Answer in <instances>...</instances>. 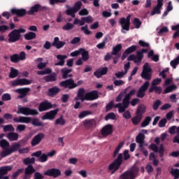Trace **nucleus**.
Listing matches in <instances>:
<instances>
[{
    "label": "nucleus",
    "instance_id": "obj_1",
    "mask_svg": "<svg viewBox=\"0 0 179 179\" xmlns=\"http://www.w3.org/2000/svg\"><path fill=\"white\" fill-rule=\"evenodd\" d=\"M13 120L14 122L22 124H30L31 121V124L34 127H43V122H40L38 118H34L32 120L30 117L20 116L18 117H14Z\"/></svg>",
    "mask_w": 179,
    "mask_h": 179
},
{
    "label": "nucleus",
    "instance_id": "obj_2",
    "mask_svg": "<svg viewBox=\"0 0 179 179\" xmlns=\"http://www.w3.org/2000/svg\"><path fill=\"white\" fill-rule=\"evenodd\" d=\"M26 33V29L23 28H20L18 29H13L8 34V43H16L17 41H20L22 38V34Z\"/></svg>",
    "mask_w": 179,
    "mask_h": 179
},
{
    "label": "nucleus",
    "instance_id": "obj_3",
    "mask_svg": "<svg viewBox=\"0 0 179 179\" xmlns=\"http://www.w3.org/2000/svg\"><path fill=\"white\" fill-rule=\"evenodd\" d=\"M83 80H80L77 82V83H75V80L73 78H69L66 80L62 81L59 83V86L60 87H64V89H69V90H72V89H75L78 87V86H80V85H83Z\"/></svg>",
    "mask_w": 179,
    "mask_h": 179
},
{
    "label": "nucleus",
    "instance_id": "obj_4",
    "mask_svg": "<svg viewBox=\"0 0 179 179\" xmlns=\"http://www.w3.org/2000/svg\"><path fill=\"white\" fill-rule=\"evenodd\" d=\"M122 159H124V157L122 156V154L120 153L117 155V159L109 164L108 170L111 171L110 174L112 176L113 174H115V172L120 170V167H121V164H122Z\"/></svg>",
    "mask_w": 179,
    "mask_h": 179
},
{
    "label": "nucleus",
    "instance_id": "obj_5",
    "mask_svg": "<svg viewBox=\"0 0 179 179\" xmlns=\"http://www.w3.org/2000/svg\"><path fill=\"white\" fill-rule=\"evenodd\" d=\"M139 173V168L134 166L130 170L124 171L120 176V179H135L138 177Z\"/></svg>",
    "mask_w": 179,
    "mask_h": 179
},
{
    "label": "nucleus",
    "instance_id": "obj_6",
    "mask_svg": "<svg viewBox=\"0 0 179 179\" xmlns=\"http://www.w3.org/2000/svg\"><path fill=\"white\" fill-rule=\"evenodd\" d=\"M19 149H20V143H15L11 145V148H3L2 152H0V156L3 159L7 156H10L12 153L17 152Z\"/></svg>",
    "mask_w": 179,
    "mask_h": 179
},
{
    "label": "nucleus",
    "instance_id": "obj_7",
    "mask_svg": "<svg viewBox=\"0 0 179 179\" xmlns=\"http://www.w3.org/2000/svg\"><path fill=\"white\" fill-rule=\"evenodd\" d=\"M119 23L122 26L121 31L125 34V31H129L131 27V15H129L126 18L121 17Z\"/></svg>",
    "mask_w": 179,
    "mask_h": 179
},
{
    "label": "nucleus",
    "instance_id": "obj_8",
    "mask_svg": "<svg viewBox=\"0 0 179 179\" xmlns=\"http://www.w3.org/2000/svg\"><path fill=\"white\" fill-rule=\"evenodd\" d=\"M17 114H22L23 115H38V111L29 107H22L19 106Z\"/></svg>",
    "mask_w": 179,
    "mask_h": 179
},
{
    "label": "nucleus",
    "instance_id": "obj_9",
    "mask_svg": "<svg viewBox=\"0 0 179 179\" xmlns=\"http://www.w3.org/2000/svg\"><path fill=\"white\" fill-rule=\"evenodd\" d=\"M141 76L145 80H150L152 79V68L149 66V63L144 64Z\"/></svg>",
    "mask_w": 179,
    "mask_h": 179
},
{
    "label": "nucleus",
    "instance_id": "obj_10",
    "mask_svg": "<svg viewBox=\"0 0 179 179\" xmlns=\"http://www.w3.org/2000/svg\"><path fill=\"white\" fill-rule=\"evenodd\" d=\"M135 93H136V90L133 89L124 97L122 103V107L124 108V111L126 108L129 107V104H131V97H132Z\"/></svg>",
    "mask_w": 179,
    "mask_h": 179
},
{
    "label": "nucleus",
    "instance_id": "obj_11",
    "mask_svg": "<svg viewBox=\"0 0 179 179\" xmlns=\"http://www.w3.org/2000/svg\"><path fill=\"white\" fill-rule=\"evenodd\" d=\"M47 9L46 6H41L40 3H36L30 7L29 10L27 11V15L33 16L34 13H38L40 12H44Z\"/></svg>",
    "mask_w": 179,
    "mask_h": 179
},
{
    "label": "nucleus",
    "instance_id": "obj_12",
    "mask_svg": "<svg viewBox=\"0 0 179 179\" xmlns=\"http://www.w3.org/2000/svg\"><path fill=\"white\" fill-rule=\"evenodd\" d=\"M94 18L93 17L88 15L87 17H82L81 20L78 18H75L73 21V24H79L80 26H85V23L90 24L93 22Z\"/></svg>",
    "mask_w": 179,
    "mask_h": 179
},
{
    "label": "nucleus",
    "instance_id": "obj_13",
    "mask_svg": "<svg viewBox=\"0 0 179 179\" xmlns=\"http://www.w3.org/2000/svg\"><path fill=\"white\" fill-rule=\"evenodd\" d=\"M150 85V83L149 81H145L144 84L138 89L136 96L138 99H143L145 95L146 94V90L149 89V86Z\"/></svg>",
    "mask_w": 179,
    "mask_h": 179
},
{
    "label": "nucleus",
    "instance_id": "obj_14",
    "mask_svg": "<svg viewBox=\"0 0 179 179\" xmlns=\"http://www.w3.org/2000/svg\"><path fill=\"white\" fill-rule=\"evenodd\" d=\"M10 59L11 62L17 64L20 61H24V59H26V52H24V51H22L20 54L15 53L11 55Z\"/></svg>",
    "mask_w": 179,
    "mask_h": 179
},
{
    "label": "nucleus",
    "instance_id": "obj_15",
    "mask_svg": "<svg viewBox=\"0 0 179 179\" xmlns=\"http://www.w3.org/2000/svg\"><path fill=\"white\" fill-rule=\"evenodd\" d=\"M58 113H59V109L58 108L47 112L46 113H45L44 115L42 116V120H48L49 121H54Z\"/></svg>",
    "mask_w": 179,
    "mask_h": 179
},
{
    "label": "nucleus",
    "instance_id": "obj_16",
    "mask_svg": "<svg viewBox=\"0 0 179 179\" xmlns=\"http://www.w3.org/2000/svg\"><path fill=\"white\" fill-rule=\"evenodd\" d=\"M45 138V134L43 132H40L38 134L35 135L31 141V145L32 147L37 146V145H40L41 143V141Z\"/></svg>",
    "mask_w": 179,
    "mask_h": 179
},
{
    "label": "nucleus",
    "instance_id": "obj_17",
    "mask_svg": "<svg viewBox=\"0 0 179 179\" xmlns=\"http://www.w3.org/2000/svg\"><path fill=\"white\" fill-rule=\"evenodd\" d=\"M51 108H54V106H52V103H51V102L48 101V100L41 102L38 106V111L40 113L51 110Z\"/></svg>",
    "mask_w": 179,
    "mask_h": 179
},
{
    "label": "nucleus",
    "instance_id": "obj_18",
    "mask_svg": "<svg viewBox=\"0 0 179 179\" xmlns=\"http://www.w3.org/2000/svg\"><path fill=\"white\" fill-rule=\"evenodd\" d=\"M99 99V92L94 90L85 94V99L87 101H93Z\"/></svg>",
    "mask_w": 179,
    "mask_h": 179
},
{
    "label": "nucleus",
    "instance_id": "obj_19",
    "mask_svg": "<svg viewBox=\"0 0 179 179\" xmlns=\"http://www.w3.org/2000/svg\"><path fill=\"white\" fill-rule=\"evenodd\" d=\"M163 1L164 0H157V5L153 8L151 11L150 15L155 16V15H160L162 13V8H163Z\"/></svg>",
    "mask_w": 179,
    "mask_h": 179
},
{
    "label": "nucleus",
    "instance_id": "obj_20",
    "mask_svg": "<svg viewBox=\"0 0 179 179\" xmlns=\"http://www.w3.org/2000/svg\"><path fill=\"white\" fill-rule=\"evenodd\" d=\"M72 71V69H68L66 67L62 69L60 72L62 79H64V80H68L69 78H73V75L71 73Z\"/></svg>",
    "mask_w": 179,
    "mask_h": 179
},
{
    "label": "nucleus",
    "instance_id": "obj_21",
    "mask_svg": "<svg viewBox=\"0 0 179 179\" xmlns=\"http://www.w3.org/2000/svg\"><path fill=\"white\" fill-rule=\"evenodd\" d=\"M36 173V169L33 166V165L29 164L24 169V174L23 176L22 179H29L31 177L32 174Z\"/></svg>",
    "mask_w": 179,
    "mask_h": 179
},
{
    "label": "nucleus",
    "instance_id": "obj_22",
    "mask_svg": "<svg viewBox=\"0 0 179 179\" xmlns=\"http://www.w3.org/2000/svg\"><path fill=\"white\" fill-rule=\"evenodd\" d=\"M44 176H48V177L57 178V177H59V176H61V171L55 168L48 169L44 173Z\"/></svg>",
    "mask_w": 179,
    "mask_h": 179
},
{
    "label": "nucleus",
    "instance_id": "obj_23",
    "mask_svg": "<svg viewBox=\"0 0 179 179\" xmlns=\"http://www.w3.org/2000/svg\"><path fill=\"white\" fill-rule=\"evenodd\" d=\"M11 15H15L18 17H23V16H26L27 15V10L24 8H13L10 10Z\"/></svg>",
    "mask_w": 179,
    "mask_h": 179
},
{
    "label": "nucleus",
    "instance_id": "obj_24",
    "mask_svg": "<svg viewBox=\"0 0 179 179\" xmlns=\"http://www.w3.org/2000/svg\"><path fill=\"white\" fill-rule=\"evenodd\" d=\"M83 125L85 129H93V128H96L97 122L94 119L85 120L83 122Z\"/></svg>",
    "mask_w": 179,
    "mask_h": 179
},
{
    "label": "nucleus",
    "instance_id": "obj_25",
    "mask_svg": "<svg viewBox=\"0 0 179 179\" xmlns=\"http://www.w3.org/2000/svg\"><path fill=\"white\" fill-rule=\"evenodd\" d=\"M107 72H108V67L99 68L94 72V76L100 79L104 75H107Z\"/></svg>",
    "mask_w": 179,
    "mask_h": 179
},
{
    "label": "nucleus",
    "instance_id": "obj_26",
    "mask_svg": "<svg viewBox=\"0 0 179 179\" xmlns=\"http://www.w3.org/2000/svg\"><path fill=\"white\" fill-rule=\"evenodd\" d=\"M101 133L105 138L108 136V135H111L113 134V126L111 124L105 125L101 130Z\"/></svg>",
    "mask_w": 179,
    "mask_h": 179
},
{
    "label": "nucleus",
    "instance_id": "obj_27",
    "mask_svg": "<svg viewBox=\"0 0 179 179\" xmlns=\"http://www.w3.org/2000/svg\"><path fill=\"white\" fill-rule=\"evenodd\" d=\"M29 92H30V88L29 87L19 88L15 90V93H18V94H20L18 96V99H23L24 97H26Z\"/></svg>",
    "mask_w": 179,
    "mask_h": 179
},
{
    "label": "nucleus",
    "instance_id": "obj_28",
    "mask_svg": "<svg viewBox=\"0 0 179 179\" xmlns=\"http://www.w3.org/2000/svg\"><path fill=\"white\" fill-rule=\"evenodd\" d=\"M136 48H137L136 45H133L129 47L127 49H126L122 56V61H124L129 54H132V52H135L136 51Z\"/></svg>",
    "mask_w": 179,
    "mask_h": 179
},
{
    "label": "nucleus",
    "instance_id": "obj_29",
    "mask_svg": "<svg viewBox=\"0 0 179 179\" xmlns=\"http://www.w3.org/2000/svg\"><path fill=\"white\" fill-rule=\"evenodd\" d=\"M60 92H61V88L57 86H54L53 87L50 88L48 90V96H49V97H55V96L59 94Z\"/></svg>",
    "mask_w": 179,
    "mask_h": 179
},
{
    "label": "nucleus",
    "instance_id": "obj_30",
    "mask_svg": "<svg viewBox=\"0 0 179 179\" xmlns=\"http://www.w3.org/2000/svg\"><path fill=\"white\" fill-rule=\"evenodd\" d=\"M66 44V42L59 41V37H55L53 42L52 43V46L55 47L57 50L64 48V45Z\"/></svg>",
    "mask_w": 179,
    "mask_h": 179
},
{
    "label": "nucleus",
    "instance_id": "obj_31",
    "mask_svg": "<svg viewBox=\"0 0 179 179\" xmlns=\"http://www.w3.org/2000/svg\"><path fill=\"white\" fill-rule=\"evenodd\" d=\"M136 143L139 144V148L142 149L145 143V134H143V133H139L136 137Z\"/></svg>",
    "mask_w": 179,
    "mask_h": 179
},
{
    "label": "nucleus",
    "instance_id": "obj_32",
    "mask_svg": "<svg viewBox=\"0 0 179 179\" xmlns=\"http://www.w3.org/2000/svg\"><path fill=\"white\" fill-rule=\"evenodd\" d=\"M68 58V56L66 55H57V59L59 60V62L55 63V66H64L65 65V59Z\"/></svg>",
    "mask_w": 179,
    "mask_h": 179
},
{
    "label": "nucleus",
    "instance_id": "obj_33",
    "mask_svg": "<svg viewBox=\"0 0 179 179\" xmlns=\"http://www.w3.org/2000/svg\"><path fill=\"white\" fill-rule=\"evenodd\" d=\"M43 80L46 83L57 82V73H53L50 75L43 77Z\"/></svg>",
    "mask_w": 179,
    "mask_h": 179
},
{
    "label": "nucleus",
    "instance_id": "obj_34",
    "mask_svg": "<svg viewBox=\"0 0 179 179\" xmlns=\"http://www.w3.org/2000/svg\"><path fill=\"white\" fill-rule=\"evenodd\" d=\"M6 136L8 141H10V142H14L19 139V134L15 132H10L7 134Z\"/></svg>",
    "mask_w": 179,
    "mask_h": 179
},
{
    "label": "nucleus",
    "instance_id": "obj_35",
    "mask_svg": "<svg viewBox=\"0 0 179 179\" xmlns=\"http://www.w3.org/2000/svg\"><path fill=\"white\" fill-rule=\"evenodd\" d=\"M12 170V166H6L0 168V179L3 177V176L8 174V171H10Z\"/></svg>",
    "mask_w": 179,
    "mask_h": 179
},
{
    "label": "nucleus",
    "instance_id": "obj_36",
    "mask_svg": "<svg viewBox=\"0 0 179 179\" xmlns=\"http://www.w3.org/2000/svg\"><path fill=\"white\" fill-rule=\"evenodd\" d=\"M80 54L82 55L81 59H83V61H89V58H90V56L89 55V51L83 48H80Z\"/></svg>",
    "mask_w": 179,
    "mask_h": 179
},
{
    "label": "nucleus",
    "instance_id": "obj_37",
    "mask_svg": "<svg viewBox=\"0 0 179 179\" xmlns=\"http://www.w3.org/2000/svg\"><path fill=\"white\" fill-rule=\"evenodd\" d=\"M146 113V106L144 104H141L138 106L137 110L136 111V114L141 115H143Z\"/></svg>",
    "mask_w": 179,
    "mask_h": 179
},
{
    "label": "nucleus",
    "instance_id": "obj_38",
    "mask_svg": "<svg viewBox=\"0 0 179 179\" xmlns=\"http://www.w3.org/2000/svg\"><path fill=\"white\" fill-rule=\"evenodd\" d=\"M37 37L36 32L30 31L24 35V38L27 41L34 40Z\"/></svg>",
    "mask_w": 179,
    "mask_h": 179
},
{
    "label": "nucleus",
    "instance_id": "obj_39",
    "mask_svg": "<svg viewBox=\"0 0 179 179\" xmlns=\"http://www.w3.org/2000/svg\"><path fill=\"white\" fill-rule=\"evenodd\" d=\"M122 50V45L119 43L113 48L111 55H118V52Z\"/></svg>",
    "mask_w": 179,
    "mask_h": 179
},
{
    "label": "nucleus",
    "instance_id": "obj_40",
    "mask_svg": "<svg viewBox=\"0 0 179 179\" xmlns=\"http://www.w3.org/2000/svg\"><path fill=\"white\" fill-rule=\"evenodd\" d=\"M154 91H155V93H157V94H162V92H163V88H162V87L160 86L150 87L148 90L149 93H153Z\"/></svg>",
    "mask_w": 179,
    "mask_h": 179
},
{
    "label": "nucleus",
    "instance_id": "obj_41",
    "mask_svg": "<svg viewBox=\"0 0 179 179\" xmlns=\"http://www.w3.org/2000/svg\"><path fill=\"white\" fill-rule=\"evenodd\" d=\"M19 75V70L13 68V67H11L10 68V73H9V78L10 79H15V78H17V76H18Z\"/></svg>",
    "mask_w": 179,
    "mask_h": 179
},
{
    "label": "nucleus",
    "instance_id": "obj_42",
    "mask_svg": "<svg viewBox=\"0 0 179 179\" xmlns=\"http://www.w3.org/2000/svg\"><path fill=\"white\" fill-rule=\"evenodd\" d=\"M65 124H66V121L64 119L63 115H61L55 121V125H61L62 127H64Z\"/></svg>",
    "mask_w": 179,
    "mask_h": 179
},
{
    "label": "nucleus",
    "instance_id": "obj_43",
    "mask_svg": "<svg viewBox=\"0 0 179 179\" xmlns=\"http://www.w3.org/2000/svg\"><path fill=\"white\" fill-rule=\"evenodd\" d=\"M23 163L25 166H29V164H34L36 163V158L32 157H27L23 159Z\"/></svg>",
    "mask_w": 179,
    "mask_h": 179
},
{
    "label": "nucleus",
    "instance_id": "obj_44",
    "mask_svg": "<svg viewBox=\"0 0 179 179\" xmlns=\"http://www.w3.org/2000/svg\"><path fill=\"white\" fill-rule=\"evenodd\" d=\"M77 96L80 98L81 101H85L86 99H85V89L84 88H80L78 91Z\"/></svg>",
    "mask_w": 179,
    "mask_h": 179
},
{
    "label": "nucleus",
    "instance_id": "obj_45",
    "mask_svg": "<svg viewBox=\"0 0 179 179\" xmlns=\"http://www.w3.org/2000/svg\"><path fill=\"white\" fill-rule=\"evenodd\" d=\"M108 40V37H104L103 41L96 45V48H98L99 50H104V47H106V44H107Z\"/></svg>",
    "mask_w": 179,
    "mask_h": 179
},
{
    "label": "nucleus",
    "instance_id": "obj_46",
    "mask_svg": "<svg viewBox=\"0 0 179 179\" xmlns=\"http://www.w3.org/2000/svg\"><path fill=\"white\" fill-rule=\"evenodd\" d=\"M141 120H142V116L138 114H136V116L131 118V121L134 125H138V124L141 122Z\"/></svg>",
    "mask_w": 179,
    "mask_h": 179
},
{
    "label": "nucleus",
    "instance_id": "obj_47",
    "mask_svg": "<svg viewBox=\"0 0 179 179\" xmlns=\"http://www.w3.org/2000/svg\"><path fill=\"white\" fill-rule=\"evenodd\" d=\"M142 59H143V55L140 52H136V56H135V64H141L142 62Z\"/></svg>",
    "mask_w": 179,
    "mask_h": 179
},
{
    "label": "nucleus",
    "instance_id": "obj_48",
    "mask_svg": "<svg viewBox=\"0 0 179 179\" xmlns=\"http://www.w3.org/2000/svg\"><path fill=\"white\" fill-rule=\"evenodd\" d=\"M176 89H177V85H176L168 86L165 88L164 94H167V93H171V92H173V90H176Z\"/></svg>",
    "mask_w": 179,
    "mask_h": 179
},
{
    "label": "nucleus",
    "instance_id": "obj_49",
    "mask_svg": "<svg viewBox=\"0 0 179 179\" xmlns=\"http://www.w3.org/2000/svg\"><path fill=\"white\" fill-rule=\"evenodd\" d=\"M151 121H152V117L150 116L145 117V118L141 123V127L143 128H145V127H148V125H149V124H150Z\"/></svg>",
    "mask_w": 179,
    "mask_h": 179
},
{
    "label": "nucleus",
    "instance_id": "obj_50",
    "mask_svg": "<svg viewBox=\"0 0 179 179\" xmlns=\"http://www.w3.org/2000/svg\"><path fill=\"white\" fill-rule=\"evenodd\" d=\"M4 132H13L15 127L12 124L2 126Z\"/></svg>",
    "mask_w": 179,
    "mask_h": 179
},
{
    "label": "nucleus",
    "instance_id": "obj_51",
    "mask_svg": "<svg viewBox=\"0 0 179 179\" xmlns=\"http://www.w3.org/2000/svg\"><path fill=\"white\" fill-rule=\"evenodd\" d=\"M0 146L2 149H6L7 148H9V146H10V144L6 139H1L0 141Z\"/></svg>",
    "mask_w": 179,
    "mask_h": 179
},
{
    "label": "nucleus",
    "instance_id": "obj_52",
    "mask_svg": "<svg viewBox=\"0 0 179 179\" xmlns=\"http://www.w3.org/2000/svg\"><path fill=\"white\" fill-rule=\"evenodd\" d=\"M27 85H31V80L27 78H20V86H26Z\"/></svg>",
    "mask_w": 179,
    "mask_h": 179
},
{
    "label": "nucleus",
    "instance_id": "obj_53",
    "mask_svg": "<svg viewBox=\"0 0 179 179\" xmlns=\"http://www.w3.org/2000/svg\"><path fill=\"white\" fill-rule=\"evenodd\" d=\"M92 114V112L90 110H84L80 113L78 115V117L82 120L85 118V117H87V115H90Z\"/></svg>",
    "mask_w": 179,
    "mask_h": 179
},
{
    "label": "nucleus",
    "instance_id": "obj_54",
    "mask_svg": "<svg viewBox=\"0 0 179 179\" xmlns=\"http://www.w3.org/2000/svg\"><path fill=\"white\" fill-rule=\"evenodd\" d=\"M171 174L174 177L173 179H179V169H171Z\"/></svg>",
    "mask_w": 179,
    "mask_h": 179
},
{
    "label": "nucleus",
    "instance_id": "obj_55",
    "mask_svg": "<svg viewBox=\"0 0 179 179\" xmlns=\"http://www.w3.org/2000/svg\"><path fill=\"white\" fill-rule=\"evenodd\" d=\"M133 24H134L136 29H141V26H142V22L139 18H134L133 21Z\"/></svg>",
    "mask_w": 179,
    "mask_h": 179
},
{
    "label": "nucleus",
    "instance_id": "obj_56",
    "mask_svg": "<svg viewBox=\"0 0 179 179\" xmlns=\"http://www.w3.org/2000/svg\"><path fill=\"white\" fill-rule=\"evenodd\" d=\"M159 83H162V78H155L152 81L150 87H156Z\"/></svg>",
    "mask_w": 179,
    "mask_h": 179
},
{
    "label": "nucleus",
    "instance_id": "obj_57",
    "mask_svg": "<svg viewBox=\"0 0 179 179\" xmlns=\"http://www.w3.org/2000/svg\"><path fill=\"white\" fill-rule=\"evenodd\" d=\"M52 72V70H51L50 68H46L43 71H38L37 72L38 75H49V73H51Z\"/></svg>",
    "mask_w": 179,
    "mask_h": 179
},
{
    "label": "nucleus",
    "instance_id": "obj_58",
    "mask_svg": "<svg viewBox=\"0 0 179 179\" xmlns=\"http://www.w3.org/2000/svg\"><path fill=\"white\" fill-rule=\"evenodd\" d=\"M75 24H72L71 22H68L66 25L62 27V30L68 31V30H72L75 26L73 25Z\"/></svg>",
    "mask_w": 179,
    "mask_h": 179
},
{
    "label": "nucleus",
    "instance_id": "obj_59",
    "mask_svg": "<svg viewBox=\"0 0 179 179\" xmlns=\"http://www.w3.org/2000/svg\"><path fill=\"white\" fill-rule=\"evenodd\" d=\"M66 8H67V10H66V14L67 16L71 15L73 13H76V11L74 10L73 7L71 8L70 6H66Z\"/></svg>",
    "mask_w": 179,
    "mask_h": 179
},
{
    "label": "nucleus",
    "instance_id": "obj_60",
    "mask_svg": "<svg viewBox=\"0 0 179 179\" xmlns=\"http://www.w3.org/2000/svg\"><path fill=\"white\" fill-rule=\"evenodd\" d=\"M161 105H162V101H160L159 99H157L152 105L153 110L156 111L157 110H158L159 107H160Z\"/></svg>",
    "mask_w": 179,
    "mask_h": 179
},
{
    "label": "nucleus",
    "instance_id": "obj_61",
    "mask_svg": "<svg viewBox=\"0 0 179 179\" xmlns=\"http://www.w3.org/2000/svg\"><path fill=\"white\" fill-rule=\"evenodd\" d=\"M81 30L87 36L92 34V31L89 30V27L87 26V24H85L84 27H81Z\"/></svg>",
    "mask_w": 179,
    "mask_h": 179
},
{
    "label": "nucleus",
    "instance_id": "obj_62",
    "mask_svg": "<svg viewBox=\"0 0 179 179\" xmlns=\"http://www.w3.org/2000/svg\"><path fill=\"white\" fill-rule=\"evenodd\" d=\"M171 66L176 69L177 68V65L179 64V56L176 57L175 59L171 61Z\"/></svg>",
    "mask_w": 179,
    "mask_h": 179
},
{
    "label": "nucleus",
    "instance_id": "obj_63",
    "mask_svg": "<svg viewBox=\"0 0 179 179\" xmlns=\"http://www.w3.org/2000/svg\"><path fill=\"white\" fill-rule=\"evenodd\" d=\"M47 160H48V157L45 153L42 154L38 158V162H40L41 163H45Z\"/></svg>",
    "mask_w": 179,
    "mask_h": 179
},
{
    "label": "nucleus",
    "instance_id": "obj_64",
    "mask_svg": "<svg viewBox=\"0 0 179 179\" xmlns=\"http://www.w3.org/2000/svg\"><path fill=\"white\" fill-rule=\"evenodd\" d=\"M34 179H44V176L40 172H35L34 174Z\"/></svg>",
    "mask_w": 179,
    "mask_h": 179
}]
</instances>
